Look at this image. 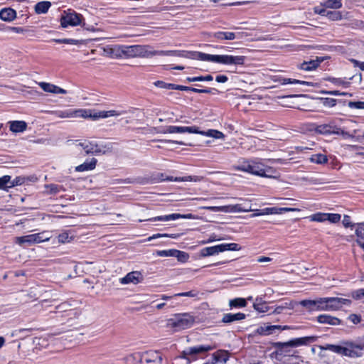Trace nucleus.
Masks as SVG:
<instances>
[{"instance_id":"33","label":"nucleus","mask_w":364,"mask_h":364,"mask_svg":"<svg viewBox=\"0 0 364 364\" xmlns=\"http://www.w3.org/2000/svg\"><path fill=\"white\" fill-rule=\"evenodd\" d=\"M253 307L259 313H265L269 310V307L267 306V303L262 299V298H256L253 304Z\"/></svg>"},{"instance_id":"26","label":"nucleus","mask_w":364,"mask_h":364,"mask_svg":"<svg viewBox=\"0 0 364 364\" xmlns=\"http://www.w3.org/2000/svg\"><path fill=\"white\" fill-rule=\"evenodd\" d=\"M220 252H223L221 244L212 247H204L200 250V253L201 257H208L218 255Z\"/></svg>"},{"instance_id":"39","label":"nucleus","mask_w":364,"mask_h":364,"mask_svg":"<svg viewBox=\"0 0 364 364\" xmlns=\"http://www.w3.org/2000/svg\"><path fill=\"white\" fill-rule=\"evenodd\" d=\"M309 160L311 162L317 164H324L327 163L328 158L326 155L322 154H313L310 158Z\"/></svg>"},{"instance_id":"6","label":"nucleus","mask_w":364,"mask_h":364,"mask_svg":"<svg viewBox=\"0 0 364 364\" xmlns=\"http://www.w3.org/2000/svg\"><path fill=\"white\" fill-rule=\"evenodd\" d=\"M81 146L86 154H105L111 151L112 146L110 144H97L95 141H84L76 144Z\"/></svg>"},{"instance_id":"25","label":"nucleus","mask_w":364,"mask_h":364,"mask_svg":"<svg viewBox=\"0 0 364 364\" xmlns=\"http://www.w3.org/2000/svg\"><path fill=\"white\" fill-rule=\"evenodd\" d=\"M144 358L146 363H156L161 364L162 356L158 351H149L146 352L144 355Z\"/></svg>"},{"instance_id":"14","label":"nucleus","mask_w":364,"mask_h":364,"mask_svg":"<svg viewBox=\"0 0 364 364\" xmlns=\"http://www.w3.org/2000/svg\"><path fill=\"white\" fill-rule=\"evenodd\" d=\"M300 304L310 311H326L324 298H318L315 300H302Z\"/></svg>"},{"instance_id":"4","label":"nucleus","mask_w":364,"mask_h":364,"mask_svg":"<svg viewBox=\"0 0 364 364\" xmlns=\"http://www.w3.org/2000/svg\"><path fill=\"white\" fill-rule=\"evenodd\" d=\"M195 318L190 314H177L166 321V326L173 331H180L191 328Z\"/></svg>"},{"instance_id":"17","label":"nucleus","mask_w":364,"mask_h":364,"mask_svg":"<svg viewBox=\"0 0 364 364\" xmlns=\"http://www.w3.org/2000/svg\"><path fill=\"white\" fill-rule=\"evenodd\" d=\"M179 218H188L191 219L193 218L192 214H187V215H181L179 213H172L170 215H161V216H157L154 218H151L149 219H146L147 221H161V222H166L169 220H175ZM144 220H139V222L144 221Z\"/></svg>"},{"instance_id":"29","label":"nucleus","mask_w":364,"mask_h":364,"mask_svg":"<svg viewBox=\"0 0 364 364\" xmlns=\"http://www.w3.org/2000/svg\"><path fill=\"white\" fill-rule=\"evenodd\" d=\"M97 159L92 158L90 161H86L83 164L75 167V171L78 172L91 171L95 168Z\"/></svg>"},{"instance_id":"51","label":"nucleus","mask_w":364,"mask_h":364,"mask_svg":"<svg viewBox=\"0 0 364 364\" xmlns=\"http://www.w3.org/2000/svg\"><path fill=\"white\" fill-rule=\"evenodd\" d=\"M223 252L225 251H237L240 250V247L237 243L221 244Z\"/></svg>"},{"instance_id":"49","label":"nucleus","mask_w":364,"mask_h":364,"mask_svg":"<svg viewBox=\"0 0 364 364\" xmlns=\"http://www.w3.org/2000/svg\"><path fill=\"white\" fill-rule=\"evenodd\" d=\"M11 176L8 175H5L0 178V189L2 190H8L10 188L9 183H10Z\"/></svg>"},{"instance_id":"11","label":"nucleus","mask_w":364,"mask_h":364,"mask_svg":"<svg viewBox=\"0 0 364 364\" xmlns=\"http://www.w3.org/2000/svg\"><path fill=\"white\" fill-rule=\"evenodd\" d=\"M255 213L251 215L252 218L266 215H280L287 212H295L300 211L299 208H277V207H271V208H265L264 209H255L252 210Z\"/></svg>"},{"instance_id":"1","label":"nucleus","mask_w":364,"mask_h":364,"mask_svg":"<svg viewBox=\"0 0 364 364\" xmlns=\"http://www.w3.org/2000/svg\"><path fill=\"white\" fill-rule=\"evenodd\" d=\"M112 58H150L154 55H168L173 51L153 50L148 45H115L105 50Z\"/></svg>"},{"instance_id":"32","label":"nucleus","mask_w":364,"mask_h":364,"mask_svg":"<svg viewBox=\"0 0 364 364\" xmlns=\"http://www.w3.org/2000/svg\"><path fill=\"white\" fill-rule=\"evenodd\" d=\"M194 134H198L203 136L213 137L215 139H223L225 135L223 132L215 130V129H208V131H200L198 129V132H194Z\"/></svg>"},{"instance_id":"46","label":"nucleus","mask_w":364,"mask_h":364,"mask_svg":"<svg viewBox=\"0 0 364 364\" xmlns=\"http://www.w3.org/2000/svg\"><path fill=\"white\" fill-rule=\"evenodd\" d=\"M228 359V356L225 353H220L215 355L214 362L210 364H225Z\"/></svg>"},{"instance_id":"41","label":"nucleus","mask_w":364,"mask_h":364,"mask_svg":"<svg viewBox=\"0 0 364 364\" xmlns=\"http://www.w3.org/2000/svg\"><path fill=\"white\" fill-rule=\"evenodd\" d=\"M342 0H323L322 4L326 8L338 9L342 7Z\"/></svg>"},{"instance_id":"45","label":"nucleus","mask_w":364,"mask_h":364,"mask_svg":"<svg viewBox=\"0 0 364 364\" xmlns=\"http://www.w3.org/2000/svg\"><path fill=\"white\" fill-rule=\"evenodd\" d=\"M280 82L282 85H287V84H300V85H311V82H309L299 80H295V79H291V78H282L280 80Z\"/></svg>"},{"instance_id":"35","label":"nucleus","mask_w":364,"mask_h":364,"mask_svg":"<svg viewBox=\"0 0 364 364\" xmlns=\"http://www.w3.org/2000/svg\"><path fill=\"white\" fill-rule=\"evenodd\" d=\"M319 65V62L318 60H309L304 61L299 65V68L301 70L306 71H311L315 70Z\"/></svg>"},{"instance_id":"9","label":"nucleus","mask_w":364,"mask_h":364,"mask_svg":"<svg viewBox=\"0 0 364 364\" xmlns=\"http://www.w3.org/2000/svg\"><path fill=\"white\" fill-rule=\"evenodd\" d=\"M347 356L350 358L361 357L364 353V338L354 341H346Z\"/></svg>"},{"instance_id":"63","label":"nucleus","mask_w":364,"mask_h":364,"mask_svg":"<svg viewBox=\"0 0 364 364\" xmlns=\"http://www.w3.org/2000/svg\"><path fill=\"white\" fill-rule=\"evenodd\" d=\"M348 319L354 324H358L360 322L361 318L359 315L357 314H350L348 316Z\"/></svg>"},{"instance_id":"13","label":"nucleus","mask_w":364,"mask_h":364,"mask_svg":"<svg viewBox=\"0 0 364 364\" xmlns=\"http://www.w3.org/2000/svg\"><path fill=\"white\" fill-rule=\"evenodd\" d=\"M315 341V337L306 336L303 338H294L288 342L279 343V346L282 351H287L288 348H294L306 344L309 342Z\"/></svg>"},{"instance_id":"23","label":"nucleus","mask_w":364,"mask_h":364,"mask_svg":"<svg viewBox=\"0 0 364 364\" xmlns=\"http://www.w3.org/2000/svg\"><path fill=\"white\" fill-rule=\"evenodd\" d=\"M210 37H213L218 41L223 40H235L237 38V35L233 32H224V31H218L210 34Z\"/></svg>"},{"instance_id":"21","label":"nucleus","mask_w":364,"mask_h":364,"mask_svg":"<svg viewBox=\"0 0 364 364\" xmlns=\"http://www.w3.org/2000/svg\"><path fill=\"white\" fill-rule=\"evenodd\" d=\"M52 114L58 118H78V109H68L52 112Z\"/></svg>"},{"instance_id":"15","label":"nucleus","mask_w":364,"mask_h":364,"mask_svg":"<svg viewBox=\"0 0 364 364\" xmlns=\"http://www.w3.org/2000/svg\"><path fill=\"white\" fill-rule=\"evenodd\" d=\"M161 134H174V133H191L198 132V127H178V126H168L164 128H161L159 132Z\"/></svg>"},{"instance_id":"54","label":"nucleus","mask_w":364,"mask_h":364,"mask_svg":"<svg viewBox=\"0 0 364 364\" xmlns=\"http://www.w3.org/2000/svg\"><path fill=\"white\" fill-rule=\"evenodd\" d=\"M26 178L22 176L16 177L13 181L10 179V188L16 186L22 185L25 183Z\"/></svg>"},{"instance_id":"50","label":"nucleus","mask_w":364,"mask_h":364,"mask_svg":"<svg viewBox=\"0 0 364 364\" xmlns=\"http://www.w3.org/2000/svg\"><path fill=\"white\" fill-rule=\"evenodd\" d=\"M174 257H176L179 262H186L188 259L189 255L185 252L176 250Z\"/></svg>"},{"instance_id":"53","label":"nucleus","mask_w":364,"mask_h":364,"mask_svg":"<svg viewBox=\"0 0 364 364\" xmlns=\"http://www.w3.org/2000/svg\"><path fill=\"white\" fill-rule=\"evenodd\" d=\"M176 250H157L156 255L159 257H173Z\"/></svg>"},{"instance_id":"2","label":"nucleus","mask_w":364,"mask_h":364,"mask_svg":"<svg viewBox=\"0 0 364 364\" xmlns=\"http://www.w3.org/2000/svg\"><path fill=\"white\" fill-rule=\"evenodd\" d=\"M170 55L185 57L191 59L200 60L201 61L213 62L224 65H241L245 63V57L242 55H211L201 52L186 53L173 50Z\"/></svg>"},{"instance_id":"43","label":"nucleus","mask_w":364,"mask_h":364,"mask_svg":"<svg viewBox=\"0 0 364 364\" xmlns=\"http://www.w3.org/2000/svg\"><path fill=\"white\" fill-rule=\"evenodd\" d=\"M73 238V235H71V232L68 230L61 232L58 236V242L60 243L69 242Z\"/></svg>"},{"instance_id":"62","label":"nucleus","mask_w":364,"mask_h":364,"mask_svg":"<svg viewBox=\"0 0 364 364\" xmlns=\"http://www.w3.org/2000/svg\"><path fill=\"white\" fill-rule=\"evenodd\" d=\"M198 295V292L196 291H189L186 292L178 293L174 295V296H188V297H195Z\"/></svg>"},{"instance_id":"12","label":"nucleus","mask_w":364,"mask_h":364,"mask_svg":"<svg viewBox=\"0 0 364 364\" xmlns=\"http://www.w3.org/2000/svg\"><path fill=\"white\" fill-rule=\"evenodd\" d=\"M326 311H336L340 309L343 306H349L351 304L350 299L339 297H323Z\"/></svg>"},{"instance_id":"22","label":"nucleus","mask_w":364,"mask_h":364,"mask_svg":"<svg viewBox=\"0 0 364 364\" xmlns=\"http://www.w3.org/2000/svg\"><path fill=\"white\" fill-rule=\"evenodd\" d=\"M78 118L91 119L93 121L99 120V111L92 109H78Z\"/></svg>"},{"instance_id":"38","label":"nucleus","mask_w":364,"mask_h":364,"mask_svg":"<svg viewBox=\"0 0 364 364\" xmlns=\"http://www.w3.org/2000/svg\"><path fill=\"white\" fill-rule=\"evenodd\" d=\"M201 179H202V178L200 176H186V177H176V178L168 177V178H167L166 180L173 181L176 182H182V181L198 182V181H201Z\"/></svg>"},{"instance_id":"37","label":"nucleus","mask_w":364,"mask_h":364,"mask_svg":"<svg viewBox=\"0 0 364 364\" xmlns=\"http://www.w3.org/2000/svg\"><path fill=\"white\" fill-rule=\"evenodd\" d=\"M51 4L50 1H41L36 4L35 11L38 14H46L50 7Z\"/></svg>"},{"instance_id":"47","label":"nucleus","mask_w":364,"mask_h":364,"mask_svg":"<svg viewBox=\"0 0 364 364\" xmlns=\"http://www.w3.org/2000/svg\"><path fill=\"white\" fill-rule=\"evenodd\" d=\"M327 213H317L309 216L311 221L324 222L326 221Z\"/></svg>"},{"instance_id":"19","label":"nucleus","mask_w":364,"mask_h":364,"mask_svg":"<svg viewBox=\"0 0 364 364\" xmlns=\"http://www.w3.org/2000/svg\"><path fill=\"white\" fill-rule=\"evenodd\" d=\"M38 85L41 87V88L46 92L53 94H66L67 90L56 86L53 84L49 83V82H40L38 83Z\"/></svg>"},{"instance_id":"42","label":"nucleus","mask_w":364,"mask_h":364,"mask_svg":"<svg viewBox=\"0 0 364 364\" xmlns=\"http://www.w3.org/2000/svg\"><path fill=\"white\" fill-rule=\"evenodd\" d=\"M46 192L48 194H56L60 191H64L62 186L57 184H46L45 185Z\"/></svg>"},{"instance_id":"28","label":"nucleus","mask_w":364,"mask_h":364,"mask_svg":"<svg viewBox=\"0 0 364 364\" xmlns=\"http://www.w3.org/2000/svg\"><path fill=\"white\" fill-rule=\"evenodd\" d=\"M326 349L337 354L347 356L346 341L343 342L342 345L328 344L326 346Z\"/></svg>"},{"instance_id":"5","label":"nucleus","mask_w":364,"mask_h":364,"mask_svg":"<svg viewBox=\"0 0 364 364\" xmlns=\"http://www.w3.org/2000/svg\"><path fill=\"white\" fill-rule=\"evenodd\" d=\"M314 129L316 133L323 135L336 134L342 135L344 137L352 136V135L349 134L348 132L338 127L336 125V120H331L327 124L316 125Z\"/></svg>"},{"instance_id":"58","label":"nucleus","mask_w":364,"mask_h":364,"mask_svg":"<svg viewBox=\"0 0 364 364\" xmlns=\"http://www.w3.org/2000/svg\"><path fill=\"white\" fill-rule=\"evenodd\" d=\"M326 218V221H329L332 223H336L340 221L341 216L338 213H327Z\"/></svg>"},{"instance_id":"7","label":"nucleus","mask_w":364,"mask_h":364,"mask_svg":"<svg viewBox=\"0 0 364 364\" xmlns=\"http://www.w3.org/2000/svg\"><path fill=\"white\" fill-rule=\"evenodd\" d=\"M210 350L211 347L210 346L200 345L190 347L184 350L178 356V358L186 359L187 363H190L192 361L196 360L199 358L198 355L200 354L208 352Z\"/></svg>"},{"instance_id":"27","label":"nucleus","mask_w":364,"mask_h":364,"mask_svg":"<svg viewBox=\"0 0 364 364\" xmlns=\"http://www.w3.org/2000/svg\"><path fill=\"white\" fill-rule=\"evenodd\" d=\"M16 17V12L11 8H4L0 11V18L4 21L10 22Z\"/></svg>"},{"instance_id":"31","label":"nucleus","mask_w":364,"mask_h":364,"mask_svg":"<svg viewBox=\"0 0 364 364\" xmlns=\"http://www.w3.org/2000/svg\"><path fill=\"white\" fill-rule=\"evenodd\" d=\"M245 318V314L243 313L237 314H225L222 318V321L224 323H232L235 321H240Z\"/></svg>"},{"instance_id":"64","label":"nucleus","mask_w":364,"mask_h":364,"mask_svg":"<svg viewBox=\"0 0 364 364\" xmlns=\"http://www.w3.org/2000/svg\"><path fill=\"white\" fill-rule=\"evenodd\" d=\"M351 62L355 66L358 67L361 70L364 71V62H360L355 59H352Z\"/></svg>"},{"instance_id":"8","label":"nucleus","mask_w":364,"mask_h":364,"mask_svg":"<svg viewBox=\"0 0 364 364\" xmlns=\"http://www.w3.org/2000/svg\"><path fill=\"white\" fill-rule=\"evenodd\" d=\"M50 238V236L48 235L47 232H42L39 233L17 237H16V243L18 244L19 245H23V244L32 245L36 243L48 241Z\"/></svg>"},{"instance_id":"18","label":"nucleus","mask_w":364,"mask_h":364,"mask_svg":"<svg viewBox=\"0 0 364 364\" xmlns=\"http://www.w3.org/2000/svg\"><path fill=\"white\" fill-rule=\"evenodd\" d=\"M143 279V277L141 272L138 271H134L128 273L125 277L119 279V282L122 284H137L140 283Z\"/></svg>"},{"instance_id":"44","label":"nucleus","mask_w":364,"mask_h":364,"mask_svg":"<svg viewBox=\"0 0 364 364\" xmlns=\"http://www.w3.org/2000/svg\"><path fill=\"white\" fill-rule=\"evenodd\" d=\"M213 80V77L211 75H207L205 76L200 75L197 77H188L186 78V81L188 82H202V81H212Z\"/></svg>"},{"instance_id":"16","label":"nucleus","mask_w":364,"mask_h":364,"mask_svg":"<svg viewBox=\"0 0 364 364\" xmlns=\"http://www.w3.org/2000/svg\"><path fill=\"white\" fill-rule=\"evenodd\" d=\"M205 208L213 211H223L225 213H242L252 211L251 209L242 208L241 205L239 204L229 206H208Z\"/></svg>"},{"instance_id":"52","label":"nucleus","mask_w":364,"mask_h":364,"mask_svg":"<svg viewBox=\"0 0 364 364\" xmlns=\"http://www.w3.org/2000/svg\"><path fill=\"white\" fill-rule=\"evenodd\" d=\"M179 235L178 234H154L152 236H150L147 238V241H151L154 239L160 238V237H171V238H178Z\"/></svg>"},{"instance_id":"40","label":"nucleus","mask_w":364,"mask_h":364,"mask_svg":"<svg viewBox=\"0 0 364 364\" xmlns=\"http://www.w3.org/2000/svg\"><path fill=\"white\" fill-rule=\"evenodd\" d=\"M229 306L232 308H241L247 306V301L243 298H235L229 301Z\"/></svg>"},{"instance_id":"20","label":"nucleus","mask_w":364,"mask_h":364,"mask_svg":"<svg viewBox=\"0 0 364 364\" xmlns=\"http://www.w3.org/2000/svg\"><path fill=\"white\" fill-rule=\"evenodd\" d=\"M316 320L319 323L331 326H338L341 323V321L338 318L328 314H321L317 316Z\"/></svg>"},{"instance_id":"36","label":"nucleus","mask_w":364,"mask_h":364,"mask_svg":"<svg viewBox=\"0 0 364 364\" xmlns=\"http://www.w3.org/2000/svg\"><path fill=\"white\" fill-rule=\"evenodd\" d=\"M355 234L357 235V243L364 249V224L360 223L358 225L355 230Z\"/></svg>"},{"instance_id":"48","label":"nucleus","mask_w":364,"mask_h":364,"mask_svg":"<svg viewBox=\"0 0 364 364\" xmlns=\"http://www.w3.org/2000/svg\"><path fill=\"white\" fill-rule=\"evenodd\" d=\"M53 41L57 43H65V44H71V45H78V44H80L82 42V41L73 39V38L53 39Z\"/></svg>"},{"instance_id":"24","label":"nucleus","mask_w":364,"mask_h":364,"mask_svg":"<svg viewBox=\"0 0 364 364\" xmlns=\"http://www.w3.org/2000/svg\"><path fill=\"white\" fill-rule=\"evenodd\" d=\"M9 124L10 130L14 133H21L27 129V123L24 121H10Z\"/></svg>"},{"instance_id":"56","label":"nucleus","mask_w":364,"mask_h":364,"mask_svg":"<svg viewBox=\"0 0 364 364\" xmlns=\"http://www.w3.org/2000/svg\"><path fill=\"white\" fill-rule=\"evenodd\" d=\"M326 16L332 21H338L342 18V15L340 11H328Z\"/></svg>"},{"instance_id":"61","label":"nucleus","mask_w":364,"mask_h":364,"mask_svg":"<svg viewBox=\"0 0 364 364\" xmlns=\"http://www.w3.org/2000/svg\"><path fill=\"white\" fill-rule=\"evenodd\" d=\"M352 297L355 299H361L364 298V289H359L353 291L351 294Z\"/></svg>"},{"instance_id":"3","label":"nucleus","mask_w":364,"mask_h":364,"mask_svg":"<svg viewBox=\"0 0 364 364\" xmlns=\"http://www.w3.org/2000/svg\"><path fill=\"white\" fill-rule=\"evenodd\" d=\"M237 169L265 178H271L274 172L271 167L264 165L261 160L258 159L244 161L237 166Z\"/></svg>"},{"instance_id":"57","label":"nucleus","mask_w":364,"mask_h":364,"mask_svg":"<svg viewBox=\"0 0 364 364\" xmlns=\"http://www.w3.org/2000/svg\"><path fill=\"white\" fill-rule=\"evenodd\" d=\"M321 100L323 105L326 107H333L336 105V100L333 98H321Z\"/></svg>"},{"instance_id":"30","label":"nucleus","mask_w":364,"mask_h":364,"mask_svg":"<svg viewBox=\"0 0 364 364\" xmlns=\"http://www.w3.org/2000/svg\"><path fill=\"white\" fill-rule=\"evenodd\" d=\"M154 85L156 87H161V88H165V89H171V90H182V91H188L187 86L183 85H178L175 84H171V83H166L163 81H156L154 82Z\"/></svg>"},{"instance_id":"59","label":"nucleus","mask_w":364,"mask_h":364,"mask_svg":"<svg viewBox=\"0 0 364 364\" xmlns=\"http://www.w3.org/2000/svg\"><path fill=\"white\" fill-rule=\"evenodd\" d=\"M348 107L351 109H364V102L358 101V102H353L350 101L348 103Z\"/></svg>"},{"instance_id":"55","label":"nucleus","mask_w":364,"mask_h":364,"mask_svg":"<svg viewBox=\"0 0 364 364\" xmlns=\"http://www.w3.org/2000/svg\"><path fill=\"white\" fill-rule=\"evenodd\" d=\"M265 328L266 336H268L274 333L276 331H279L282 327L279 325H265Z\"/></svg>"},{"instance_id":"10","label":"nucleus","mask_w":364,"mask_h":364,"mask_svg":"<svg viewBox=\"0 0 364 364\" xmlns=\"http://www.w3.org/2000/svg\"><path fill=\"white\" fill-rule=\"evenodd\" d=\"M83 17L81 14H77L74 11L69 10L68 12L65 14L60 18V25L63 28L68 26H76L81 25Z\"/></svg>"},{"instance_id":"34","label":"nucleus","mask_w":364,"mask_h":364,"mask_svg":"<svg viewBox=\"0 0 364 364\" xmlns=\"http://www.w3.org/2000/svg\"><path fill=\"white\" fill-rule=\"evenodd\" d=\"M126 113L125 111H118V110H108V111H105V110H102V111H99V119H105V118H108V117H118L119 115H122L123 114Z\"/></svg>"},{"instance_id":"60","label":"nucleus","mask_w":364,"mask_h":364,"mask_svg":"<svg viewBox=\"0 0 364 364\" xmlns=\"http://www.w3.org/2000/svg\"><path fill=\"white\" fill-rule=\"evenodd\" d=\"M6 32H13L15 33H23L26 30L22 27H13V26H7L5 28Z\"/></svg>"}]
</instances>
